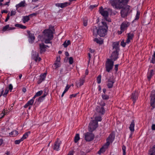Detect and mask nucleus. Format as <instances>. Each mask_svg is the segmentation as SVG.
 <instances>
[{
	"instance_id": "nucleus-1",
	"label": "nucleus",
	"mask_w": 155,
	"mask_h": 155,
	"mask_svg": "<svg viewBox=\"0 0 155 155\" xmlns=\"http://www.w3.org/2000/svg\"><path fill=\"white\" fill-rule=\"evenodd\" d=\"M127 2V0H125L124 2L122 4V6L121 7L122 9L120 11V14L122 18L126 17L132 11L130 9V6L126 4Z\"/></svg>"
},
{
	"instance_id": "nucleus-2",
	"label": "nucleus",
	"mask_w": 155,
	"mask_h": 155,
	"mask_svg": "<svg viewBox=\"0 0 155 155\" xmlns=\"http://www.w3.org/2000/svg\"><path fill=\"white\" fill-rule=\"evenodd\" d=\"M102 25L98 28V35L101 37L105 36L107 33L108 27L106 22L102 21Z\"/></svg>"
},
{
	"instance_id": "nucleus-3",
	"label": "nucleus",
	"mask_w": 155,
	"mask_h": 155,
	"mask_svg": "<svg viewBox=\"0 0 155 155\" xmlns=\"http://www.w3.org/2000/svg\"><path fill=\"white\" fill-rule=\"evenodd\" d=\"M125 0H114L111 1L112 5L117 9H121L122 6V4L124 2Z\"/></svg>"
},
{
	"instance_id": "nucleus-4",
	"label": "nucleus",
	"mask_w": 155,
	"mask_h": 155,
	"mask_svg": "<svg viewBox=\"0 0 155 155\" xmlns=\"http://www.w3.org/2000/svg\"><path fill=\"white\" fill-rule=\"evenodd\" d=\"M114 64V62L111 59H108L105 64L106 71L109 72L112 70Z\"/></svg>"
},
{
	"instance_id": "nucleus-5",
	"label": "nucleus",
	"mask_w": 155,
	"mask_h": 155,
	"mask_svg": "<svg viewBox=\"0 0 155 155\" xmlns=\"http://www.w3.org/2000/svg\"><path fill=\"white\" fill-rule=\"evenodd\" d=\"M44 33V38H48L52 39L53 38L52 31L50 29H46L43 31Z\"/></svg>"
},
{
	"instance_id": "nucleus-6",
	"label": "nucleus",
	"mask_w": 155,
	"mask_h": 155,
	"mask_svg": "<svg viewBox=\"0 0 155 155\" xmlns=\"http://www.w3.org/2000/svg\"><path fill=\"white\" fill-rule=\"evenodd\" d=\"M98 123L95 120H92L89 125V131L92 132L97 127Z\"/></svg>"
},
{
	"instance_id": "nucleus-7",
	"label": "nucleus",
	"mask_w": 155,
	"mask_h": 155,
	"mask_svg": "<svg viewBox=\"0 0 155 155\" xmlns=\"http://www.w3.org/2000/svg\"><path fill=\"white\" fill-rule=\"evenodd\" d=\"M150 104L152 107L151 110H153L155 107V91H153L151 92Z\"/></svg>"
},
{
	"instance_id": "nucleus-8",
	"label": "nucleus",
	"mask_w": 155,
	"mask_h": 155,
	"mask_svg": "<svg viewBox=\"0 0 155 155\" xmlns=\"http://www.w3.org/2000/svg\"><path fill=\"white\" fill-rule=\"evenodd\" d=\"M84 139L87 141H91L94 138V135L92 133L87 132L84 134Z\"/></svg>"
},
{
	"instance_id": "nucleus-9",
	"label": "nucleus",
	"mask_w": 155,
	"mask_h": 155,
	"mask_svg": "<svg viewBox=\"0 0 155 155\" xmlns=\"http://www.w3.org/2000/svg\"><path fill=\"white\" fill-rule=\"evenodd\" d=\"M32 58L36 62L40 61L41 60V58L39 57L38 53L36 51L32 52Z\"/></svg>"
},
{
	"instance_id": "nucleus-10",
	"label": "nucleus",
	"mask_w": 155,
	"mask_h": 155,
	"mask_svg": "<svg viewBox=\"0 0 155 155\" xmlns=\"http://www.w3.org/2000/svg\"><path fill=\"white\" fill-rule=\"evenodd\" d=\"M130 24V23L127 21H124L122 22L120 25V29L121 30L125 31L126 30Z\"/></svg>"
},
{
	"instance_id": "nucleus-11",
	"label": "nucleus",
	"mask_w": 155,
	"mask_h": 155,
	"mask_svg": "<svg viewBox=\"0 0 155 155\" xmlns=\"http://www.w3.org/2000/svg\"><path fill=\"white\" fill-rule=\"evenodd\" d=\"M99 11L101 15L104 17L105 19H106L108 17V12L105 10L102 6L100 8Z\"/></svg>"
},
{
	"instance_id": "nucleus-12",
	"label": "nucleus",
	"mask_w": 155,
	"mask_h": 155,
	"mask_svg": "<svg viewBox=\"0 0 155 155\" xmlns=\"http://www.w3.org/2000/svg\"><path fill=\"white\" fill-rule=\"evenodd\" d=\"M61 143V141L59 139H58L55 142L54 145L53 147V149L56 151L59 150Z\"/></svg>"
},
{
	"instance_id": "nucleus-13",
	"label": "nucleus",
	"mask_w": 155,
	"mask_h": 155,
	"mask_svg": "<svg viewBox=\"0 0 155 155\" xmlns=\"http://www.w3.org/2000/svg\"><path fill=\"white\" fill-rule=\"evenodd\" d=\"M85 76L84 75L78 81L76 82V85L78 87H80L83 85L85 82Z\"/></svg>"
},
{
	"instance_id": "nucleus-14",
	"label": "nucleus",
	"mask_w": 155,
	"mask_h": 155,
	"mask_svg": "<svg viewBox=\"0 0 155 155\" xmlns=\"http://www.w3.org/2000/svg\"><path fill=\"white\" fill-rule=\"evenodd\" d=\"M97 112L101 114H104L105 112V110L103 107L97 106L96 108Z\"/></svg>"
},
{
	"instance_id": "nucleus-15",
	"label": "nucleus",
	"mask_w": 155,
	"mask_h": 155,
	"mask_svg": "<svg viewBox=\"0 0 155 155\" xmlns=\"http://www.w3.org/2000/svg\"><path fill=\"white\" fill-rule=\"evenodd\" d=\"M118 51H114L112 52L111 57L112 60L114 61H116L118 58Z\"/></svg>"
},
{
	"instance_id": "nucleus-16",
	"label": "nucleus",
	"mask_w": 155,
	"mask_h": 155,
	"mask_svg": "<svg viewBox=\"0 0 155 155\" xmlns=\"http://www.w3.org/2000/svg\"><path fill=\"white\" fill-rule=\"evenodd\" d=\"M39 52L41 54H42L45 52L46 50L45 48V45L43 43H41L39 44Z\"/></svg>"
},
{
	"instance_id": "nucleus-17",
	"label": "nucleus",
	"mask_w": 155,
	"mask_h": 155,
	"mask_svg": "<svg viewBox=\"0 0 155 155\" xmlns=\"http://www.w3.org/2000/svg\"><path fill=\"white\" fill-rule=\"evenodd\" d=\"M30 31H27V32L29 34V42L31 43H33L35 40V37L33 34L30 33Z\"/></svg>"
},
{
	"instance_id": "nucleus-18",
	"label": "nucleus",
	"mask_w": 155,
	"mask_h": 155,
	"mask_svg": "<svg viewBox=\"0 0 155 155\" xmlns=\"http://www.w3.org/2000/svg\"><path fill=\"white\" fill-rule=\"evenodd\" d=\"M138 97V93L137 92L135 91L132 94L131 98L133 101V103L134 104L136 100Z\"/></svg>"
},
{
	"instance_id": "nucleus-19",
	"label": "nucleus",
	"mask_w": 155,
	"mask_h": 155,
	"mask_svg": "<svg viewBox=\"0 0 155 155\" xmlns=\"http://www.w3.org/2000/svg\"><path fill=\"white\" fill-rule=\"evenodd\" d=\"M27 5V4L25 0L21 1L17 5H16V9L17 10L20 8L21 7H24Z\"/></svg>"
},
{
	"instance_id": "nucleus-20",
	"label": "nucleus",
	"mask_w": 155,
	"mask_h": 155,
	"mask_svg": "<svg viewBox=\"0 0 155 155\" xmlns=\"http://www.w3.org/2000/svg\"><path fill=\"white\" fill-rule=\"evenodd\" d=\"M113 49L114 51H119L120 49L119 48V42H114L113 44Z\"/></svg>"
},
{
	"instance_id": "nucleus-21",
	"label": "nucleus",
	"mask_w": 155,
	"mask_h": 155,
	"mask_svg": "<svg viewBox=\"0 0 155 155\" xmlns=\"http://www.w3.org/2000/svg\"><path fill=\"white\" fill-rule=\"evenodd\" d=\"M46 73H44L43 74L40 75V78L37 82L38 84H40L43 81H44L46 77Z\"/></svg>"
},
{
	"instance_id": "nucleus-22",
	"label": "nucleus",
	"mask_w": 155,
	"mask_h": 155,
	"mask_svg": "<svg viewBox=\"0 0 155 155\" xmlns=\"http://www.w3.org/2000/svg\"><path fill=\"white\" fill-rule=\"evenodd\" d=\"M108 83L107 86L108 88H110L112 87L113 84L114 83V80H111L110 79H108Z\"/></svg>"
},
{
	"instance_id": "nucleus-23",
	"label": "nucleus",
	"mask_w": 155,
	"mask_h": 155,
	"mask_svg": "<svg viewBox=\"0 0 155 155\" xmlns=\"http://www.w3.org/2000/svg\"><path fill=\"white\" fill-rule=\"evenodd\" d=\"M135 124L134 122V120H132L131 122L129 127V129L131 132H134V127Z\"/></svg>"
},
{
	"instance_id": "nucleus-24",
	"label": "nucleus",
	"mask_w": 155,
	"mask_h": 155,
	"mask_svg": "<svg viewBox=\"0 0 155 155\" xmlns=\"http://www.w3.org/2000/svg\"><path fill=\"white\" fill-rule=\"evenodd\" d=\"M4 90L3 88L2 89V90L1 92V94L0 95V97H1L2 95H3L4 97H5L7 96V94H8V90L7 88L5 91V92L4 94H3L4 92Z\"/></svg>"
},
{
	"instance_id": "nucleus-25",
	"label": "nucleus",
	"mask_w": 155,
	"mask_h": 155,
	"mask_svg": "<svg viewBox=\"0 0 155 155\" xmlns=\"http://www.w3.org/2000/svg\"><path fill=\"white\" fill-rule=\"evenodd\" d=\"M150 155H155V145L149 150Z\"/></svg>"
},
{
	"instance_id": "nucleus-26",
	"label": "nucleus",
	"mask_w": 155,
	"mask_h": 155,
	"mask_svg": "<svg viewBox=\"0 0 155 155\" xmlns=\"http://www.w3.org/2000/svg\"><path fill=\"white\" fill-rule=\"evenodd\" d=\"M105 147H106V145H105L103 146L98 151V153L100 155L101 153H104L105 151Z\"/></svg>"
},
{
	"instance_id": "nucleus-27",
	"label": "nucleus",
	"mask_w": 155,
	"mask_h": 155,
	"mask_svg": "<svg viewBox=\"0 0 155 155\" xmlns=\"http://www.w3.org/2000/svg\"><path fill=\"white\" fill-rule=\"evenodd\" d=\"M43 91L42 90L38 91L33 97V99H35L36 97L41 96L43 94Z\"/></svg>"
},
{
	"instance_id": "nucleus-28",
	"label": "nucleus",
	"mask_w": 155,
	"mask_h": 155,
	"mask_svg": "<svg viewBox=\"0 0 155 155\" xmlns=\"http://www.w3.org/2000/svg\"><path fill=\"white\" fill-rule=\"evenodd\" d=\"M153 70H151L150 71V73L149 74H148L147 77L148 79L149 80H150V79L151 78L152 76L153 75Z\"/></svg>"
},
{
	"instance_id": "nucleus-29",
	"label": "nucleus",
	"mask_w": 155,
	"mask_h": 155,
	"mask_svg": "<svg viewBox=\"0 0 155 155\" xmlns=\"http://www.w3.org/2000/svg\"><path fill=\"white\" fill-rule=\"evenodd\" d=\"M30 132L28 131L27 132L25 133L23 135L22 137L21 138V139H22L23 140L24 139H26L28 136L30 134Z\"/></svg>"
},
{
	"instance_id": "nucleus-30",
	"label": "nucleus",
	"mask_w": 155,
	"mask_h": 155,
	"mask_svg": "<svg viewBox=\"0 0 155 155\" xmlns=\"http://www.w3.org/2000/svg\"><path fill=\"white\" fill-rule=\"evenodd\" d=\"M18 134V132L16 130H14L9 133L10 136H15Z\"/></svg>"
},
{
	"instance_id": "nucleus-31",
	"label": "nucleus",
	"mask_w": 155,
	"mask_h": 155,
	"mask_svg": "<svg viewBox=\"0 0 155 155\" xmlns=\"http://www.w3.org/2000/svg\"><path fill=\"white\" fill-rule=\"evenodd\" d=\"M45 97H43L42 95L40 97H39L38 99H36V101H37L38 102H39L38 104L39 103L42 102L45 99Z\"/></svg>"
},
{
	"instance_id": "nucleus-32",
	"label": "nucleus",
	"mask_w": 155,
	"mask_h": 155,
	"mask_svg": "<svg viewBox=\"0 0 155 155\" xmlns=\"http://www.w3.org/2000/svg\"><path fill=\"white\" fill-rule=\"evenodd\" d=\"M98 28L97 29V27L94 28L93 31V35L95 36H97V35H98Z\"/></svg>"
},
{
	"instance_id": "nucleus-33",
	"label": "nucleus",
	"mask_w": 155,
	"mask_h": 155,
	"mask_svg": "<svg viewBox=\"0 0 155 155\" xmlns=\"http://www.w3.org/2000/svg\"><path fill=\"white\" fill-rule=\"evenodd\" d=\"M71 44V42L70 40L65 41L63 44L64 47H67L69 45Z\"/></svg>"
},
{
	"instance_id": "nucleus-34",
	"label": "nucleus",
	"mask_w": 155,
	"mask_h": 155,
	"mask_svg": "<svg viewBox=\"0 0 155 155\" xmlns=\"http://www.w3.org/2000/svg\"><path fill=\"white\" fill-rule=\"evenodd\" d=\"M87 21H88V19L87 17H84V18H83V25L84 26H86L87 25Z\"/></svg>"
},
{
	"instance_id": "nucleus-35",
	"label": "nucleus",
	"mask_w": 155,
	"mask_h": 155,
	"mask_svg": "<svg viewBox=\"0 0 155 155\" xmlns=\"http://www.w3.org/2000/svg\"><path fill=\"white\" fill-rule=\"evenodd\" d=\"M94 41L96 42L97 44L101 45L103 43V41L102 40H99L97 38H95L94 39Z\"/></svg>"
},
{
	"instance_id": "nucleus-36",
	"label": "nucleus",
	"mask_w": 155,
	"mask_h": 155,
	"mask_svg": "<svg viewBox=\"0 0 155 155\" xmlns=\"http://www.w3.org/2000/svg\"><path fill=\"white\" fill-rule=\"evenodd\" d=\"M70 5V4L68 2H65L64 3H61V8H63L66 7Z\"/></svg>"
},
{
	"instance_id": "nucleus-37",
	"label": "nucleus",
	"mask_w": 155,
	"mask_h": 155,
	"mask_svg": "<svg viewBox=\"0 0 155 155\" xmlns=\"http://www.w3.org/2000/svg\"><path fill=\"white\" fill-rule=\"evenodd\" d=\"M23 22L24 23L28 21L29 20L30 18L29 16H24L23 17Z\"/></svg>"
},
{
	"instance_id": "nucleus-38",
	"label": "nucleus",
	"mask_w": 155,
	"mask_h": 155,
	"mask_svg": "<svg viewBox=\"0 0 155 155\" xmlns=\"http://www.w3.org/2000/svg\"><path fill=\"white\" fill-rule=\"evenodd\" d=\"M80 137L79 134H77L75 136L74 138V141L75 143H76L79 140Z\"/></svg>"
},
{
	"instance_id": "nucleus-39",
	"label": "nucleus",
	"mask_w": 155,
	"mask_h": 155,
	"mask_svg": "<svg viewBox=\"0 0 155 155\" xmlns=\"http://www.w3.org/2000/svg\"><path fill=\"white\" fill-rule=\"evenodd\" d=\"M134 36L133 33H129L128 34L127 38L129 39L132 40Z\"/></svg>"
},
{
	"instance_id": "nucleus-40",
	"label": "nucleus",
	"mask_w": 155,
	"mask_h": 155,
	"mask_svg": "<svg viewBox=\"0 0 155 155\" xmlns=\"http://www.w3.org/2000/svg\"><path fill=\"white\" fill-rule=\"evenodd\" d=\"M35 99H33V97L32 99L29 100L27 102L28 104H29L30 105H32L33 104V103H34Z\"/></svg>"
},
{
	"instance_id": "nucleus-41",
	"label": "nucleus",
	"mask_w": 155,
	"mask_h": 155,
	"mask_svg": "<svg viewBox=\"0 0 155 155\" xmlns=\"http://www.w3.org/2000/svg\"><path fill=\"white\" fill-rule=\"evenodd\" d=\"M102 97L104 100H107L109 99V97L108 95L105 94H102Z\"/></svg>"
},
{
	"instance_id": "nucleus-42",
	"label": "nucleus",
	"mask_w": 155,
	"mask_h": 155,
	"mask_svg": "<svg viewBox=\"0 0 155 155\" xmlns=\"http://www.w3.org/2000/svg\"><path fill=\"white\" fill-rule=\"evenodd\" d=\"M56 68H58L60 67V61H56L54 63Z\"/></svg>"
},
{
	"instance_id": "nucleus-43",
	"label": "nucleus",
	"mask_w": 155,
	"mask_h": 155,
	"mask_svg": "<svg viewBox=\"0 0 155 155\" xmlns=\"http://www.w3.org/2000/svg\"><path fill=\"white\" fill-rule=\"evenodd\" d=\"M97 83L100 84L101 81V75H99L97 77Z\"/></svg>"
},
{
	"instance_id": "nucleus-44",
	"label": "nucleus",
	"mask_w": 155,
	"mask_h": 155,
	"mask_svg": "<svg viewBox=\"0 0 155 155\" xmlns=\"http://www.w3.org/2000/svg\"><path fill=\"white\" fill-rule=\"evenodd\" d=\"M9 25H7L6 26H4L3 27L2 31H5L7 30H8V28H9Z\"/></svg>"
},
{
	"instance_id": "nucleus-45",
	"label": "nucleus",
	"mask_w": 155,
	"mask_h": 155,
	"mask_svg": "<svg viewBox=\"0 0 155 155\" xmlns=\"http://www.w3.org/2000/svg\"><path fill=\"white\" fill-rule=\"evenodd\" d=\"M45 39V42L46 44H48L51 43V42L50 41V40L52 39H50L48 38H44Z\"/></svg>"
},
{
	"instance_id": "nucleus-46",
	"label": "nucleus",
	"mask_w": 155,
	"mask_h": 155,
	"mask_svg": "<svg viewBox=\"0 0 155 155\" xmlns=\"http://www.w3.org/2000/svg\"><path fill=\"white\" fill-rule=\"evenodd\" d=\"M140 15V12L138 11H137V13L135 17V20H138L139 18V16Z\"/></svg>"
},
{
	"instance_id": "nucleus-47",
	"label": "nucleus",
	"mask_w": 155,
	"mask_h": 155,
	"mask_svg": "<svg viewBox=\"0 0 155 155\" xmlns=\"http://www.w3.org/2000/svg\"><path fill=\"white\" fill-rule=\"evenodd\" d=\"M23 140H22V139H21V138L18 140H16L15 141V143L16 144H18L20 143L23 141Z\"/></svg>"
},
{
	"instance_id": "nucleus-48",
	"label": "nucleus",
	"mask_w": 155,
	"mask_h": 155,
	"mask_svg": "<svg viewBox=\"0 0 155 155\" xmlns=\"http://www.w3.org/2000/svg\"><path fill=\"white\" fill-rule=\"evenodd\" d=\"M95 120L97 121H100L102 120L100 116H98L96 117L95 118Z\"/></svg>"
},
{
	"instance_id": "nucleus-49",
	"label": "nucleus",
	"mask_w": 155,
	"mask_h": 155,
	"mask_svg": "<svg viewBox=\"0 0 155 155\" xmlns=\"http://www.w3.org/2000/svg\"><path fill=\"white\" fill-rule=\"evenodd\" d=\"M69 62L70 64H72L73 63V59L72 57H70L69 59Z\"/></svg>"
},
{
	"instance_id": "nucleus-50",
	"label": "nucleus",
	"mask_w": 155,
	"mask_h": 155,
	"mask_svg": "<svg viewBox=\"0 0 155 155\" xmlns=\"http://www.w3.org/2000/svg\"><path fill=\"white\" fill-rule=\"evenodd\" d=\"M122 150L123 151V155H126V147L124 145H123L122 147Z\"/></svg>"
},
{
	"instance_id": "nucleus-51",
	"label": "nucleus",
	"mask_w": 155,
	"mask_h": 155,
	"mask_svg": "<svg viewBox=\"0 0 155 155\" xmlns=\"http://www.w3.org/2000/svg\"><path fill=\"white\" fill-rule=\"evenodd\" d=\"M60 73L61 75V76H63L64 74H65L66 73L65 72H64L63 69H61L60 71Z\"/></svg>"
},
{
	"instance_id": "nucleus-52",
	"label": "nucleus",
	"mask_w": 155,
	"mask_h": 155,
	"mask_svg": "<svg viewBox=\"0 0 155 155\" xmlns=\"http://www.w3.org/2000/svg\"><path fill=\"white\" fill-rule=\"evenodd\" d=\"M48 94V91L46 90L45 89L44 90V93L43 95V97H45Z\"/></svg>"
},
{
	"instance_id": "nucleus-53",
	"label": "nucleus",
	"mask_w": 155,
	"mask_h": 155,
	"mask_svg": "<svg viewBox=\"0 0 155 155\" xmlns=\"http://www.w3.org/2000/svg\"><path fill=\"white\" fill-rule=\"evenodd\" d=\"M16 12L15 10V11L12 10L11 12L10 15L11 16L15 15L16 14Z\"/></svg>"
},
{
	"instance_id": "nucleus-54",
	"label": "nucleus",
	"mask_w": 155,
	"mask_h": 155,
	"mask_svg": "<svg viewBox=\"0 0 155 155\" xmlns=\"http://www.w3.org/2000/svg\"><path fill=\"white\" fill-rule=\"evenodd\" d=\"M126 43L125 42H124V41H122L121 42L120 45L121 46H122L123 47H124L126 45Z\"/></svg>"
},
{
	"instance_id": "nucleus-55",
	"label": "nucleus",
	"mask_w": 155,
	"mask_h": 155,
	"mask_svg": "<svg viewBox=\"0 0 155 155\" xmlns=\"http://www.w3.org/2000/svg\"><path fill=\"white\" fill-rule=\"evenodd\" d=\"M150 62L153 64L155 63V58L152 57V59L150 61Z\"/></svg>"
},
{
	"instance_id": "nucleus-56",
	"label": "nucleus",
	"mask_w": 155,
	"mask_h": 155,
	"mask_svg": "<svg viewBox=\"0 0 155 155\" xmlns=\"http://www.w3.org/2000/svg\"><path fill=\"white\" fill-rule=\"evenodd\" d=\"M98 5H91L90 7V8L91 10H92L94 8L97 6Z\"/></svg>"
},
{
	"instance_id": "nucleus-57",
	"label": "nucleus",
	"mask_w": 155,
	"mask_h": 155,
	"mask_svg": "<svg viewBox=\"0 0 155 155\" xmlns=\"http://www.w3.org/2000/svg\"><path fill=\"white\" fill-rule=\"evenodd\" d=\"M8 87L10 91H11L13 89V86L11 84L9 85Z\"/></svg>"
},
{
	"instance_id": "nucleus-58",
	"label": "nucleus",
	"mask_w": 155,
	"mask_h": 155,
	"mask_svg": "<svg viewBox=\"0 0 155 155\" xmlns=\"http://www.w3.org/2000/svg\"><path fill=\"white\" fill-rule=\"evenodd\" d=\"M27 27L25 26H24L21 24H20V26L19 28L21 29H25Z\"/></svg>"
},
{
	"instance_id": "nucleus-59",
	"label": "nucleus",
	"mask_w": 155,
	"mask_h": 155,
	"mask_svg": "<svg viewBox=\"0 0 155 155\" xmlns=\"http://www.w3.org/2000/svg\"><path fill=\"white\" fill-rule=\"evenodd\" d=\"M77 94H72L71 95H70V98H72L73 97H75L76 95H77Z\"/></svg>"
},
{
	"instance_id": "nucleus-60",
	"label": "nucleus",
	"mask_w": 155,
	"mask_h": 155,
	"mask_svg": "<svg viewBox=\"0 0 155 155\" xmlns=\"http://www.w3.org/2000/svg\"><path fill=\"white\" fill-rule=\"evenodd\" d=\"M118 64H116V65H115V68H115V69L116 72H117L118 71Z\"/></svg>"
},
{
	"instance_id": "nucleus-61",
	"label": "nucleus",
	"mask_w": 155,
	"mask_h": 155,
	"mask_svg": "<svg viewBox=\"0 0 155 155\" xmlns=\"http://www.w3.org/2000/svg\"><path fill=\"white\" fill-rule=\"evenodd\" d=\"M70 87V86H69L68 85H67L66 86V88H65L64 90L65 91H67Z\"/></svg>"
},
{
	"instance_id": "nucleus-62",
	"label": "nucleus",
	"mask_w": 155,
	"mask_h": 155,
	"mask_svg": "<svg viewBox=\"0 0 155 155\" xmlns=\"http://www.w3.org/2000/svg\"><path fill=\"white\" fill-rule=\"evenodd\" d=\"M9 13L8 14V15H7V18H6L5 19V22H7L8 20L9 19Z\"/></svg>"
},
{
	"instance_id": "nucleus-63",
	"label": "nucleus",
	"mask_w": 155,
	"mask_h": 155,
	"mask_svg": "<svg viewBox=\"0 0 155 155\" xmlns=\"http://www.w3.org/2000/svg\"><path fill=\"white\" fill-rule=\"evenodd\" d=\"M130 40L127 38V40L126 41V43L127 44H128L130 42Z\"/></svg>"
},
{
	"instance_id": "nucleus-64",
	"label": "nucleus",
	"mask_w": 155,
	"mask_h": 155,
	"mask_svg": "<svg viewBox=\"0 0 155 155\" xmlns=\"http://www.w3.org/2000/svg\"><path fill=\"white\" fill-rule=\"evenodd\" d=\"M151 129L153 130H155V124H153L152 125Z\"/></svg>"
}]
</instances>
